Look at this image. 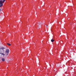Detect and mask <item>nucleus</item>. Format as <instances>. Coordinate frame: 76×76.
I'll list each match as a JSON object with an SVG mask.
<instances>
[{"label": "nucleus", "mask_w": 76, "mask_h": 76, "mask_svg": "<svg viewBox=\"0 0 76 76\" xmlns=\"http://www.w3.org/2000/svg\"><path fill=\"white\" fill-rule=\"evenodd\" d=\"M3 0H1L0 1V7H2L3 6Z\"/></svg>", "instance_id": "obj_1"}, {"label": "nucleus", "mask_w": 76, "mask_h": 76, "mask_svg": "<svg viewBox=\"0 0 76 76\" xmlns=\"http://www.w3.org/2000/svg\"><path fill=\"white\" fill-rule=\"evenodd\" d=\"M9 50L8 49H6V53H9Z\"/></svg>", "instance_id": "obj_2"}, {"label": "nucleus", "mask_w": 76, "mask_h": 76, "mask_svg": "<svg viewBox=\"0 0 76 76\" xmlns=\"http://www.w3.org/2000/svg\"><path fill=\"white\" fill-rule=\"evenodd\" d=\"M2 61H5V59L4 58H2Z\"/></svg>", "instance_id": "obj_3"}, {"label": "nucleus", "mask_w": 76, "mask_h": 76, "mask_svg": "<svg viewBox=\"0 0 76 76\" xmlns=\"http://www.w3.org/2000/svg\"><path fill=\"white\" fill-rule=\"evenodd\" d=\"M4 47H2L0 48V49H1V50H4Z\"/></svg>", "instance_id": "obj_4"}, {"label": "nucleus", "mask_w": 76, "mask_h": 76, "mask_svg": "<svg viewBox=\"0 0 76 76\" xmlns=\"http://www.w3.org/2000/svg\"><path fill=\"white\" fill-rule=\"evenodd\" d=\"M1 56H4V53H1Z\"/></svg>", "instance_id": "obj_5"}, {"label": "nucleus", "mask_w": 76, "mask_h": 76, "mask_svg": "<svg viewBox=\"0 0 76 76\" xmlns=\"http://www.w3.org/2000/svg\"><path fill=\"white\" fill-rule=\"evenodd\" d=\"M54 40L53 39H51V42H54Z\"/></svg>", "instance_id": "obj_6"}, {"label": "nucleus", "mask_w": 76, "mask_h": 76, "mask_svg": "<svg viewBox=\"0 0 76 76\" xmlns=\"http://www.w3.org/2000/svg\"><path fill=\"white\" fill-rule=\"evenodd\" d=\"M7 45H8L9 46H10V45H11V44L10 43H7Z\"/></svg>", "instance_id": "obj_7"}, {"label": "nucleus", "mask_w": 76, "mask_h": 76, "mask_svg": "<svg viewBox=\"0 0 76 76\" xmlns=\"http://www.w3.org/2000/svg\"><path fill=\"white\" fill-rule=\"evenodd\" d=\"M6 1L5 0H4L3 1H2V2L3 3L4 2Z\"/></svg>", "instance_id": "obj_8"}, {"label": "nucleus", "mask_w": 76, "mask_h": 76, "mask_svg": "<svg viewBox=\"0 0 76 76\" xmlns=\"http://www.w3.org/2000/svg\"><path fill=\"white\" fill-rule=\"evenodd\" d=\"M2 11V10L1 9H0V12H1V11Z\"/></svg>", "instance_id": "obj_9"}, {"label": "nucleus", "mask_w": 76, "mask_h": 76, "mask_svg": "<svg viewBox=\"0 0 76 76\" xmlns=\"http://www.w3.org/2000/svg\"><path fill=\"white\" fill-rule=\"evenodd\" d=\"M7 55H8V53H7L6 54V56H7Z\"/></svg>", "instance_id": "obj_10"}, {"label": "nucleus", "mask_w": 76, "mask_h": 76, "mask_svg": "<svg viewBox=\"0 0 76 76\" xmlns=\"http://www.w3.org/2000/svg\"><path fill=\"white\" fill-rule=\"evenodd\" d=\"M48 26H47V28H48Z\"/></svg>", "instance_id": "obj_11"}, {"label": "nucleus", "mask_w": 76, "mask_h": 76, "mask_svg": "<svg viewBox=\"0 0 76 76\" xmlns=\"http://www.w3.org/2000/svg\"><path fill=\"white\" fill-rule=\"evenodd\" d=\"M1 54V53L0 52V55Z\"/></svg>", "instance_id": "obj_12"}, {"label": "nucleus", "mask_w": 76, "mask_h": 76, "mask_svg": "<svg viewBox=\"0 0 76 76\" xmlns=\"http://www.w3.org/2000/svg\"><path fill=\"white\" fill-rule=\"evenodd\" d=\"M31 34H33V33H31Z\"/></svg>", "instance_id": "obj_13"}]
</instances>
